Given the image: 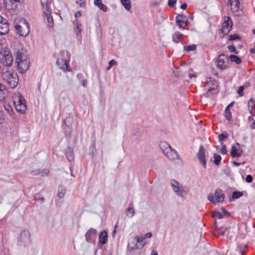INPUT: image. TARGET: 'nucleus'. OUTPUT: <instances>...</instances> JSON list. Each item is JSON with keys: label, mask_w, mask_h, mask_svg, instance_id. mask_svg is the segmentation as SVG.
Returning a JSON list of instances; mask_svg holds the SVG:
<instances>
[{"label": "nucleus", "mask_w": 255, "mask_h": 255, "mask_svg": "<svg viewBox=\"0 0 255 255\" xmlns=\"http://www.w3.org/2000/svg\"><path fill=\"white\" fill-rule=\"evenodd\" d=\"M19 71L22 73L27 71L29 68L30 61L26 50L21 49L17 52L15 58Z\"/></svg>", "instance_id": "obj_1"}, {"label": "nucleus", "mask_w": 255, "mask_h": 255, "mask_svg": "<svg viewBox=\"0 0 255 255\" xmlns=\"http://www.w3.org/2000/svg\"><path fill=\"white\" fill-rule=\"evenodd\" d=\"M0 61L3 65L9 67L13 61L12 55L5 45V39H0Z\"/></svg>", "instance_id": "obj_2"}, {"label": "nucleus", "mask_w": 255, "mask_h": 255, "mask_svg": "<svg viewBox=\"0 0 255 255\" xmlns=\"http://www.w3.org/2000/svg\"><path fill=\"white\" fill-rule=\"evenodd\" d=\"M2 78L11 89L15 88L18 84L19 79L17 73L12 69H2Z\"/></svg>", "instance_id": "obj_3"}, {"label": "nucleus", "mask_w": 255, "mask_h": 255, "mask_svg": "<svg viewBox=\"0 0 255 255\" xmlns=\"http://www.w3.org/2000/svg\"><path fill=\"white\" fill-rule=\"evenodd\" d=\"M13 25L19 36H26L29 33L30 28L26 19L18 17L15 19Z\"/></svg>", "instance_id": "obj_4"}, {"label": "nucleus", "mask_w": 255, "mask_h": 255, "mask_svg": "<svg viewBox=\"0 0 255 255\" xmlns=\"http://www.w3.org/2000/svg\"><path fill=\"white\" fill-rule=\"evenodd\" d=\"M170 184L173 191L178 196L184 198L188 194V189L174 179H172Z\"/></svg>", "instance_id": "obj_5"}, {"label": "nucleus", "mask_w": 255, "mask_h": 255, "mask_svg": "<svg viewBox=\"0 0 255 255\" xmlns=\"http://www.w3.org/2000/svg\"><path fill=\"white\" fill-rule=\"evenodd\" d=\"M208 199L213 204L217 203L223 202L225 199V195L222 193L221 189L218 188L216 189L214 194L210 193L208 196Z\"/></svg>", "instance_id": "obj_6"}, {"label": "nucleus", "mask_w": 255, "mask_h": 255, "mask_svg": "<svg viewBox=\"0 0 255 255\" xmlns=\"http://www.w3.org/2000/svg\"><path fill=\"white\" fill-rule=\"evenodd\" d=\"M217 68L221 70L225 69L229 64L228 57L225 54L219 55L216 60Z\"/></svg>", "instance_id": "obj_7"}, {"label": "nucleus", "mask_w": 255, "mask_h": 255, "mask_svg": "<svg viewBox=\"0 0 255 255\" xmlns=\"http://www.w3.org/2000/svg\"><path fill=\"white\" fill-rule=\"evenodd\" d=\"M233 23L231 18L229 16H226L224 18V21L222 24L221 29L222 32L224 35L228 34L232 29Z\"/></svg>", "instance_id": "obj_8"}, {"label": "nucleus", "mask_w": 255, "mask_h": 255, "mask_svg": "<svg viewBox=\"0 0 255 255\" xmlns=\"http://www.w3.org/2000/svg\"><path fill=\"white\" fill-rule=\"evenodd\" d=\"M30 242V234L29 232L23 231L21 233L20 236L18 241L19 244L21 246H25Z\"/></svg>", "instance_id": "obj_9"}, {"label": "nucleus", "mask_w": 255, "mask_h": 255, "mask_svg": "<svg viewBox=\"0 0 255 255\" xmlns=\"http://www.w3.org/2000/svg\"><path fill=\"white\" fill-rule=\"evenodd\" d=\"M96 230L91 228L85 234V239L87 242L89 243H94L97 237Z\"/></svg>", "instance_id": "obj_10"}, {"label": "nucleus", "mask_w": 255, "mask_h": 255, "mask_svg": "<svg viewBox=\"0 0 255 255\" xmlns=\"http://www.w3.org/2000/svg\"><path fill=\"white\" fill-rule=\"evenodd\" d=\"M197 157L201 164L203 165L204 168L206 167V160L205 159V150L203 145H201L198 152L197 153Z\"/></svg>", "instance_id": "obj_11"}, {"label": "nucleus", "mask_w": 255, "mask_h": 255, "mask_svg": "<svg viewBox=\"0 0 255 255\" xmlns=\"http://www.w3.org/2000/svg\"><path fill=\"white\" fill-rule=\"evenodd\" d=\"M187 17L183 14H179L176 17V24L181 28H185L187 25Z\"/></svg>", "instance_id": "obj_12"}, {"label": "nucleus", "mask_w": 255, "mask_h": 255, "mask_svg": "<svg viewBox=\"0 0 255 255\" xmlns=\"http://www.w3.org/2000/svg\"><path fill=\"white\" fill-rule=\"evenodd\" d=\"M9 31V25L6 19L1 18L0 21V34L4 35Z\"/></svg>", "instance_id": "obj_13"}, {"label": "nucleus", "mask_w": 255, "mask_h": 255, "mask_svg": "<svg viewBox=\"0 0 255 255\" xmlns=\"http://www.w3.org/2000/svg\"><path fill=\"white\" fill-rule=\"evenodd\" d=\"M18 1L15 0H3L5 8L8 10H15Z\"/></svg>", "instance_id": "obj_14"}, {"label": "nucleus", "mask_w": 255, "mask_h": 255, "mask_svg": "<svg viewBox=\"0 0 255 255\" xmlns=\"http://www.w3.org/2000/svg\"><path fill=\"white\" fill-rule=\"evenodd\" d=\"M43 16L45 23L49 27H52L54 25L53 17L51 15V11L47 12H43Z\"/></svg>", "instance_id": "obj_15"}, {"label": "nucleus", "mask_w": 255, "mask_h": 255, "mask_svg": "<svg viewBox=\"0 0 255 255\" xmlns=\"http://www.w3.org/2000/svg\"><path fill=\"white\" fill-rule=\"evenodd\" d=\"M57 65L59 67L63 70L64 71L67 70L70 71L71 70L68 68L69 65L68 60L63 59V58H57L56 61Z\"/></svg>", "instance_id": "obj_16"}, {"label": "nucleus", "mask_w": 255, "mask_h": 255, "mask_svg": "<svg viewBox=\"0 0 255 255\" xmlns=\"http://www.w3.org/2000/svg\"><path fill=\"white\" fill-rule=\"evenodd\" d=\"M164 154L171 160L176 159L178 158V154L176 151L171 147L169 148Z\"/></svg>", "instance_id": "obj_17"}, {"label": "nucleus", "mask_w": 255, "mask_h": 255, "mask_svg": "<svg viewBox=\"0 0 255 255\" xmlns=\"http://www.w3.org/2000/svg\"><path fill=\"white\" fill-rule=\"evenodd\" d=\"M52 0H41V5L43 12L51 11V4Z\"/></svg>", "instance_id": "obj_18"}, {"label": "nucleus", "mask_w": 255, "mask_h": 255, "mask_svg": "<svg viewBox=\"0 0 255 255\" xmlns=\"http://www.w3.org/2000/svg\"><path fill=\"white\" fill-rule=\"evenodd\" d=\"M231 6V9L235 16H239L240 15V1L234 2L230 4Z\"/></svg>", "instance_id": "obj_19"}, {"label": "nucleus", "mask_w": 255, "mask_h": 255, "mask_svg": "<svg viewBox=\"0 0 255 255\" xmlns=\"http://www.w3.org/2000/svg\"><path fill=\"white\" fill-rule=\"evenodd\" d=\"M14 104H24L26 105V101L24 98L20 94H17L13 97Z\"/></svg>", "instance_id": "obj_20"}, {"label": "nucleus", "mask_w": 255, "mask_h": 255, "mask_svg": "<svg viewBox=\"0 0 255 255\" xmlns=\"http://www.w3.org/2000/svg\"><path fill=\"white\" fill-rule=\"evenodd\" d=\"M108 234L106 231H102L99 235V242L101 244H105L108 240Z\"/></svg>", "instance_id": "obj_21"}, {"label": "nucleus", "mask_w": 255, "mask_h": 255, "mask_svg": "<svg viewBox=\"0 0 255 255\" xmlns=\"http://www.w3.org/2000/svg\"><path fill=\"white\" fill-rule=\"evenodd\" d=\"M183 37V34L179 31L175 32L172 35V40L176 43H178L181 41Z\"/></svg>", "instance_id": "obj_22"}, {"label": "nucleus", "mask_w": 255, "mask_h": 255, "mask_svg": "<svg viewBox=\"0 0 255 255\" xmlns=\"http://www.w3.org/2000/svg\"><path fill=\"white\" fill-rule=\"evenodd\" d=\"M6 92L5 86L0 83V100L2 101L5 99Z\"/></svg>", "instance_id": "obj_23"}, {"label": "nucleus", "mask_w": 255, "mask_h": 255, "mask_svg": "<svg viewBox=\"0 0 255 255\" xmlns=\"http://www.w3.org/2000/svg\"><path fill=\"white\" fill-rule=\"evenodd\" d=\"M159 147L161 150L162 151L163 154L171 148L170 145L166 141L160 142L159 144Z\"/></svg>", "instance_id": "obj_24"}, {"label": "nucleus", "mask_w": 255, "mask_h": 255, "mask_svg": "<svg viewBox=\"0 0 255 255\" xmlns=\"http://www.w3.org/2000/svg\"><path fill=\"white\" fill-rule=\"evenodd\" d=\"M66 155L69 161H72L73 160L74 157L73 154V150L72 148L68 147L66 151Z\"/></svg>", "instance_id": "obj_25"}, {"label": "nucleus", "mask_w": 255, "mask_h": 255, "mask_svg": "<svg viewBox=\"0 0 255 255\" xmlns=\"http://www.w3.org/2000/svg\"><path fill=\"white\" fill-rule=\"evenodd\" d=\"M94 4L101 10H102L104 11H106L107 10L106 6L102 3V0H95Z\"/></svg>", "instance_id": "obj_26"}, {"label": "nucleus", "mask_w": 255, "mask_h": 255, "mask_svg": "<svg viewBox=\"0 0 255 255\" xmlns=\"http://www.w3.org/2000/svg\"><path fill=\"white\" fill-rule=\"evenodd\" d=\"M15 106V109L17 111L21 113H24L26 109V106L24 104H14Z\"/></svg>", "instance_id": "obj_27"}, {"label": "nucleus", "mask_w": 255, "mask_h": 255, "mask_svg": "<svg viewBox=\"0 0 255 255\" xmlns=\"http://www.w3.org/2000/svg\"><path fill=\"white\" fill-rule=\"evenodd\" d=\"M121 2L126 10H129L131 9V5L130 0H121Z\"/></svg>", "instance_id": "obj_28"}, {"label": "nucleus", "mask_w": 255, "mask_h": 255, "mask_svg": "<svg viewBox=\"0 0 255 255\" xmlns=\"http://www.w3.org/2000/svg\"><path fill=\"white\" fill-rule=\"evenodd\" d=\"M127 216L129 217H132L134 214V209L133 208V204L131 203L128 208L127 209L126 211Z\"/></svg>", "instance_id": "obj_29"}, {"label": "nucleus", "mask_w": 255, "mask_h": 255, "mask_svg": "<svg viewBox=\"0 0 255 255\" xmlns=\"http://www.w3.org/2000/svg\"><path fill=\"white\" fill-rule=\"evenodd\" d=\"M254 100L253 99H251L248 102V107L249 108L250 113L253 116H255V114H254L253 112V109H255V106L254 105Z\"/></svg>", "instance_id": "obj_30"}, {"label": "nucleus", "mask_w": 255, "mask_h": 255, "mask_svg": "<svg viewBox=\"0 0 255 255\" xmlns=\"http://www.w3.org/2000/svg\"><path fill=\"white\" fill-rule=\"evenodd\" d=\"M238 148L235 145H233L232 147V149L230 152L231 156L233 157H240L241 156V154L237 152Z\"/></svg>", "instance_id": "obj_31"}, {"label": "nucleus", "mask_w": 255, "mask_h": 255, "mask_svg": "<svg viewBox=\"0 0 255 255\" xmlns=\"http://www.w3.org/2000/svg\"><path fill=\"white\" fill-rule=\"evenodd\" d=\"M66 192V189L63 186H59L58 188L57 195L61 198L64 197Z\"/></svg>", "instance_id": "obj_32"}, {"label": "nucleus", "mask_w": 255, "mask_h": 255, "mask_svg": "<svg viewBox=\"0 0 255 255\" xmlns=\"http://www.w3.org/2000/svg\"><path fill=\"white\" fill-rule=\"evenodd\" d=\"M4 108L6 111L9 115H11L13 113V110L12 107L7 103H4Z\"/></svg>", "instance_id": "obj_33"}, {"label": "nucleus", "mask_w": 255, "mask_h": 255, "mask_svg": "<svg viewBox=\"0 0 255 255\" xmlns=\"http://www.w3.org/2000/svg\"><path fill=\"white\" fill-rule=\"evenodd\" d=\"M73 123V119L72 117H71L70 116H69V117L67 118L66 119L64 120V123L65 126H67L68 127L71 126Z\"/></svg>", "instance_id": "obj_34"}, {"label": "nucleus", "mask_w": 255, "mask_h": 255, "mask_svg": "<svg viewBox=\"0 0 255 255\" xmlns=\"http://www.w3.org/2000/svg\"><path fill=\"white\" fill-rule=\"evenodd\" d=\"M230 58L232 62H236L238 64H240L242 61L241 58L235 55H231Z\"/></svg>", "instance_id": "obj_35"}, {"label": "nucleus", "mask_w": 255, "mask_h": 255, "mask_svg": "<svg viewBox=\"0 0 255 255\" xmlns=\"http://www.w3.org/2000/svg\"><path fill=\"white\" fill-rule=\"evenodd\" d=\"M214 156L215 158L214 160V164L216 165H219L220 164V162L222 159L221 156L216 154H214Z\"/></svg>", "instance_id": "obj_36"}, {"label": "nucleus", "mask_w": 255, "mask_h": 255, "mask_svg": "<svg viewBox=\"0 0 255 255\" xmlns=\"http://www.w3.org/2000/svg\"><path fill=\"white\" fill-rule=\"evenodd\" d=\"M210 93H212L213 94L216 93V89L215 88V87L209 88L208 90V91L204 94V96L206 98L209 97L210 96Z\"/></svg>", "instance_id": "obj_37"}, {"label": "nucleus", "mask_w": 255, "mask_h": 255, "mask_svg": "<svg viewBox=\"0 0 255 255\" xmlns=\"http://www.w3.org/2000/svg\"><path fill=\"white\" fill-rule=\"evenodd\" d=\"M212 216L213 218H217L218 219H221L223 218L224 215L221 213H220L219 211H216L213 213Z\"/></svg>", "instance_id": "obj_38"}, {"label": "nucleus", "mask_w": 255, "mask_h": 255, "mask_svg": "<svg viewBox=\"0 0 255 255\" xmlns=\"http://www.w3.org/2000/svg\"><path fill=\"white\" fill-rule=\"evenodd\" d=\"M196 49V45L195 44H192L191 45L189 46H184V49L186 51H194Z\"/></svg>", "instance_id": "obj_39"}, {"label": "nucleus", "mask_w": 255, "mask_h": 255, "mask_svg": "<svg viewBox=\"0 0 255 255\" xmlns=\"http://www.w3.org/2000/svg\"><path fill=\"white\" fill-rule=\"evenodd\" d=\"M243 195V192H240V191H234L233 193L232 197L234 199H238L240 198V197L242 196Z\"/></svg>", "instance_id": "obj_40"}, {"label": "nucleus", "mask_w": 255, "mask_h": 255, "mask_svg": "<svg viewBox=\"0 0 255 255\" xmlns=\"http://www.w3.org/2000/svg\"><path fill=\"white\" fill-rule=\"evenodd\" d=\"M206 83L207 84H209L211 83V84L213 86H214L215 87L217 86V81L214 79H212L211 78H208L206 80Z\"/></svg>", "instance_id": "obj_41"}, {"label": "nucleus", "mask_w": 255, "mask_h": 255, "mask_svg": "<svg viewBox=\"0 0 255 255\" xmlns=\"http://www.w3.org/2000/svg\"><path fill=\"white\" fill-rule=\"evenodd\" d=\"M229 136V134L227 133V132L222 133L219 135V139L220 141L224 140L225 139L227 138Z\"/></svg>", "instance_id": "obj_42"}, {"label": "nucleus", "mask_w": 255, "mask_h": 255, "mask_svg": "<svg viewBox=\"0 0 255 255\" xmlns=\"http://www.w3.org/2000/svg\"><path fill=\"white\" fill-rule=\"evenodd\" d=\"M229 40H234L236 39H240V37L237 34H231L229 36Z\"/></svg>", "instance_id": "obj_43"}, {"label": "nucleus", "mask_w": 255, "mask_h": 255, "mask_svg": "<svg viewBox=\"0 0 255 255\" xmlns=\"http://www.w3.org/2000/svg\"><path fill=\"white\" fill-rule=\"evenodd\" d=\"M117 63L115 60H114V59L111 60L109 63V65H108V67L107 68V70H110L114 65H117Z\"/></svg>", "instance_id": "obj_44"}, {"label": "nucleus", "mask_w": 255, "mask_h": 255, "mask_svg": "<svg viewBox=\"0 0 255 255\" xmlns=\"http://www.w3.org/2000/svg\"><path fill=\"white\" fill-rule=\"evenodd\" d=\"M225 116L227 120L230 121L232 119V113L231 111L225 112Z\"/></svg>", "instance_id": "obj_45"}, {"label": "nucleus", "mask_w": 255, "mask_h": 255, "mask_svg": "<svg viewBox=\"0 0 255 255\" xmlns=\"http://www.w3.org/2000/svg\"><path fill=\"white\" fill-rule=\"evenodd\" d=\"M228 47L231 52L235 53L236 54L238 53V51L236 50V47L234 45H229Z\"/></svg>", "instance_id": "obj_46"}, {"label": "nucleus", "mask_w": 255, "mask_h": 255, "mask_svg": "<svg viewBox=\"0 0 255 255\" xmlns=\"http://www.w3.org/2000/svg\"><path fill=\"white\" fill-rule=\"evenodd\" d=\"M227 230V228H226V227L225 228L222 227L220 229L219 234L221 236H224L226 234V232Z\"/></svg>", "instance_id": "obj_47"}, {"label": "nucleus", "mask_w": 255, "mask_h": 255, "mask_svg": "<svg viewBox=\"0 0 255 255\" xmlns=\"http://www.w3.org/2000/svg\"><path fill=\"white\" fill-rule=\"evenodd\" d=\"M76 29L78 30V32H77V35H78L79 34H81L82 31L81 23L77 22Z\"/></svg>", "instance_id": "obj_48"}, {"label": "nucleus", "mask_w": 255, "mask_h": 255, "mask_svg": "<svg viewBox=\"0 0 255 255\" xmlns=\"http://www.w3.org/2000/svg\"><path fill=\"white\" fill-rule=\"evenodd\" d=\"M253 178L251 175H248L246 177V181L248 183H252L253 182Z\"/></svg>", "instance_id": "obj_49"}, {"label": "nucleus", "mask_w": 255, "mask_h": 255, "mask_svg": "<svg viewBox=\"0 0 255 255\" xmlns=\"http://www.w3.org/2000/svg\"><path fill=\"white\" fill-rule=\"evenodd\" d=\"M34 199L35 200H41L43 201L44 200V198L43 197H41L40 194L39 193H37L34 195Z\"/></svg>", "instance_id": "obj_50"}, {"label": "nucleus", "mask_w": 255, "mask_h": 255, "mask_svg": "<svg viewBox=\"0 0 255 255\" xmlns=\"http://www.w3.org/2000/svg\"><path fill=\"white\" fill-rule=\"evenodd\" d=\"M244 89V87L243 86H240L238 90V94L240 96H243V90Z\"/></svg>", "instance_id": "obj_51"}, {"label": "nucleus", "mask_w": 255, "mask_h": 255, "mask_svg": "<svg viewBox=\"0 0 255 255\" xmlns=\"http://www.w3.org/2000/svg\"><path fill=\"white\" fill-rule=\"evenodd\" d=\"M221 152V153L223 154H225L227 153V150L226 149V146L225 145H223L222 146Z\"/></svg>", "instance_id": "obj_52"}, {"label": "nucleus", "mask_w": 255, "mask_h": 255, "mask_svg": "<svg viewBox=\"0 0 255 255\" xmlns=\"http://www.w3.org/2000/svg\"><path fill=\"white\" fill-rule=\"evenodd\" d=\"M177 0H168V5L170 7H173L174 5V4L176 2Z\"/></svg>", "instance_id": "obj_53"}, {"label": "nucleus", "mask_w": 255, "mask_h": 255, "mask_svg": "<svg viewBox=\"0 0 255 255\" xmlns=\"http://www.w3.org/2000/svg\"><path fill=\"white\" fill-rule=\"evenodd\" d=\"M135 239L136 240L137 242L138 243H141L144 240V239L143 238V236L141 237H140L139 236H136Z\"/></svg>", "instance_id": "obj_54"}, {"label": "nucleus", "mask_w": 255, "mask_h": 255, "mask_svg": "<svg viewBox=\"0 0 255 255\" xmlns=\"http://www.w3.org/2000/svg\"><path fill=\"white\" fill-rule=\"evenodd\" d=\"M4 115L1 111L0 110V124H1L3 122Z\"/></svg>", "instance_id": "obj_55"}, {"label": "nucleus", "mask_w": 255, "mask_h": 255, "mask_svg": "<svg viewBox=\"0 0 255 255\" xmlns=\"http://www.w3.org/2000/svg\"><path fill=\"white\" fill-rule=\"evenodd\" d=\"M77 77L79 80H82L84 79V75L82 73H78L77 75Z\"/></svg>", "instance_id": "obj_56"}, {"label": "nucleus", "mask_w": 255, "mask_h": 255, "mask_svg": "<svg viewBox=\"0 0 255 255\" xmlns=\"http://www.w3.org/2000/svg\"><path fill=\"white\" fill-rule=\"evenodd\" d=\"M152 236V234L150 232H148L146 233L144 236L143 238L145 239V238H150Z\"/></svg>", "instance_id": "obj_57"}, {"label": "nucleus", "mask_w": 255, "mask_h": 255, "mask_svg": "<svg viewBox=\"0 0 255 255\" xmlns=\"http://www.w3.org/2000/svg\"><path fill=\"white\" fill-rule=\"evenodd\" d=\"M118 227V225L116 224L115 226V229H114V230L113 231V233H112V236L113 237H115V236L116 235V233H117V231H116V228Z\"/></svg>", "instance_id": "obj_58"}, {"label": "nucleus", "mask_w": 255, "mask_h": 255, "mask_svg": "<svg viewBox=\"0 0 255 255\" xmlns=\"http://www.w3.org/2000/svg\"><path fill=\"white\" fill-rule=\"evenodd\" d=\"M81 16V13L80 11H77L75 14V16L76 18L79 17Z\"/></svg>", "instance_id": "obj_59"}, {"label": "nucleus", "mask_w": 255, "mask_h": 255, "mask_svg": "<svg viewBox=\"0 0 255 255\" xmlns=\"http://www.w3.org/2000/svg\"><path fill=\"white\" fill-rule=\"evenodd\" d=\"M187 4L186 3H184L180 6V8L182 9H185L187 7Z\"/></svg>", "instance_id": "obj_60"}, {"label": "nucleus", "mask_w": 255, "mask_h": 255, "mask_svg": "<svg viewBox=\"0 0 255 255\" xmlns=\"http://www.w3.org/2000/svg\"><path fill=\"white\" fill-rule=\"evenodd\" d=\"M242 248H246V246H245V245H241V246H240V249H241V252L242 255H245V253H244V252H243V250H242Z\"/></svg>", "instance_id": "obj_61"}, {"label": "nucleus", "mask_w": 255, "mask_h": 255, "mask_svg": "<svg viewBox=\"0 0 255 255\" xmlns=\"http://www.w3.org/2000/svg\"><path fill=\"white\" fill-rule=\"evenodd\" d=\"M82 81V85L85 87L86 86V84H87V81L86 79H83Z\"/></svg>", "instance_id": "obj_62"}, {"label": "nucleus", "mask_w": 255, "mask_h": 255, "mask_svg": "<svg viewBox=\"0 0 255 255\" xmlns=\"http://www.w3.org/2000/svg\"><path fill=\"white\" fill-rule=\"evenodd\" d=\"M197 75L196 74H189L188 77L190 79H191L193 77H196Z\"/></svg>", "instance_id": "obj_63"}, {"label": "nucleus", "mask_w": 255, "mask_h": 255, "mask_svg": "<svg viewBox=\"0 0 255 255\" xmlns=\"http://www.w3.org/2000/svg\"><path fill=\"white\" fill-rule=\"evenodd\" d=\"M152 255H158V253L157 251H154V250L152 252Z\"/></svg>", "instance_id": "obj_64"}]
</instances>
